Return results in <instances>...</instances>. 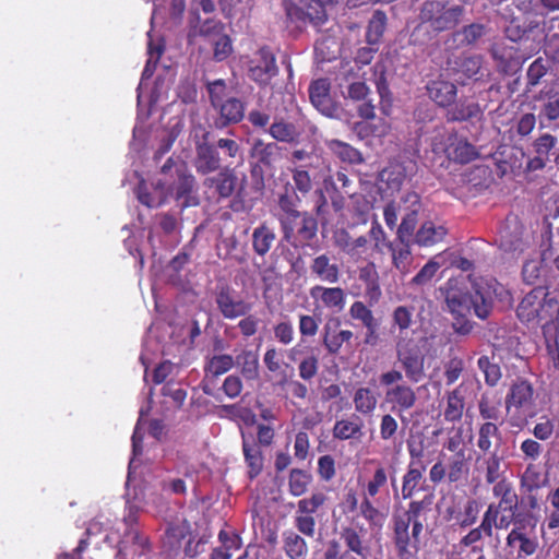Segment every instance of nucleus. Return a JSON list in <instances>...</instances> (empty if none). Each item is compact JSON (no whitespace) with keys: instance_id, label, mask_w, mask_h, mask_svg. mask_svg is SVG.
Instances as JSON below:
<instances>
[{"instance_id":"nucleus-25","label":"nucleus","mask_w":559,"mask_h":559,"mask_svg":"<svg viewBox=\"0 0 559 559\" xmlns=\"http://www.w3.org/2000/svg\"><path fill=\"white\" fill-rule=\"evenodd\" d=\"M310 294L313 298H320L326 307H334L338 310L344 308L345 294L344 290L340 287L326 288L322 286H316L311 289Z\"/></svg>"},{"instance_id":"nucleus-32","label":"nucleus","mask_w":559,"mask_h":559,"mask_svg":"<svg viewBox=\"0 0 559 559\" xmlns=\"http://www.w3.org/2000/svg\"><path fill=\"white\" fill-rule=\"evenodd\" d=\"M377 396L369 388H359L354 395L355 408L358 413L370 414L377 406Z\"/></svg>"},{"instance_id":"nucleus-48","label":"nucleus","mask_w":559,"mask_h":559,"mask_svg":"<svg viewBox=\"0 0 559 559\" xmlns=\"http://www.w3.org/2000/svg\"><path fill=\"white\" fill-rule=\"evenodd\" d=\"M305 2L307 3V23H310L314 26L323 24L326 20L325 7L316 0H305Z\"/></svg>"},{"instance_id":"nucleus-12","label":"nucleus","mask_w":559,"mask_h":559,"mask_svg":"<svg viewBox=\"0 0 559 559\" xmlns=\"http://www.w3.org/2000/svg\"><path fill=\"white\" fill-rule=\"evenodd\" d=\"M218 310L225 319L243 317L251 310V305L243 300H235L228 287H222L215 297Z\"/></svg>"},{"instance_id":"nucleus-10","label":"nucleus","mask_w":559,"mask_h":559,"mask_svg":"<svg viewBox=\"0 0 559 559\" xmlns=\"http://www.w3.org/2000/svg\"><path fill=\"white\" fill-rule=\"evenodd\" d=\"M250 155L257 160V165L252 168V175L255 176L261 166L272 170L276 163L282 159V147L276 142H264L260 139L252 144Z\"/></svg>"},{"instance_id":"nucleus-46","label":"nucleus","mask_w":559,"mask_h":559,"mask_svg":"<svg viewBox=\"0 0 559 559\" xmlns=\"http://www.w3.org/2000/svg\"><path fill=\"white\" fill-rule=\"evenodd\" d=\"M421 477V469L415 467L412 463L403 478L402 496L404 499L411 498L413 496L414 489L417 487Z\"/></svg>"},{"instance_id":"nucleus-7","label":"nucleus","mask_w":559,"mask_h":559,"mask_svg":"<svg viewBox=\"0 0 559 559\" xmlns=\"http://www.w3.org/2000/svg\"><path fill=\"white\" fill-rule=\"evenodd\" d=\"M499 246L507 252H522L527 246L524 226L516 215L510 214L506 217L499 233Z\"/></svg>"},{"instance_id":"nucleus-8","label":"nucleus","mask_w":559,"mask_h":559,"mask_svg":"<svg viewBox=\"0 0 559 559\" xmlns=\"http://www.w3.org/2000/svg\"><path fill=\"white\" fill-rule=\"evenodd\" d=\"M209 132L195 142L194 167L201 175L214 173L221 168V157L214 143L209 142Z\"/></svg>"},{"instance_id":"nucleus-21","label":"nucleus","mask_w":559,"mask_h":559,"mask_svg":"<svg viewBox=\"0 0 559 559\" xmlns=\"http://www.w3.org/2000/svg\"><path fill=\"white\" fill-rule=\"evenodd\" d=\"M242 451L245 460L249 466V477L253 479L263 468V455L259 444L254 441H249L242 435Z\"/></svg>"},{"instance_id":"nucleus-2","label":"nucleus","mask_w":559,"mask_h":559,"mask_svg":"<svg viewBox=\"0 0 559 559\" xmlns=\"http://www.w3.org/2000/svg\"><path fill=\"white\" fill-rule=\"evenodd\" d=\"M559 311V300L546 287L538 285L527 293L518 306L516 314L523 322H537L544 325L555 323Z\"/></svg>"},{"instance_id":"nucleus-14","label":"nucleus","mask_w":559,"mask_h":559,"mask_svg":"<svg viewBox=\"0 0 559 559\" xmlns=\"http://www.w3.org/2000/svg\"><path fill=\"white\" fill-rule=\"evenodd\" d=\"M269 134L277 142L298 144L304 133L302 128L284 118H275L270 124Z\"/></svg>"},{"instance_id":"nucleus-1","label":"nucleus","mask_w":559,"mask_h":559,"mask_svg":"<svg viewBox=\"0 0 559 559\" xmlns=\"http://www.w3.org/2000/svg\"><path fill=\"white\" fill-rule=\"evenodd\" d=\"M440 292L444 298V309L452 317L451 326L459 335H468L474 330L472 313L480 320H487L492 313L495 290L486 282H472V290L465 292L456 281L450 280Z\"/></svg>"},{"instance_id":"nucleus-4","label":"nucleus","mask_w":559,"mask_h":559,"mask_svg":"<svg viewBox=\"0 0 559 559\" xmlns=\"http://www.w3.org/2000/svg\"><path fill=\"white\" fill-rule=\"evenodd\" d=\"M464 13L465 8L460 4L447 7L440 1H426L421 5L419 20L435 32H444L461 23Z\"/></svg>"},{"instance_id":"nucleus-56","label":"nucleus","mask_w":559,"mask_h":559,"mask_svg":"<svg viewBox=\"0 0 559 559\" xmlns=\"http://www.w3.org/2000/svg\"><path fill=\"white\" fill-rule=\"evenodd\" d=\"M439 267L440 264L437 261L429 260L428 263H426L417 273V275L413 277L412 284L416 286L426 285L435 276Z\"/></svg>"},{"instance_id":"nucleus-36","label":"nucleus","mask_w":559,"mask_h":559,"mask_svg":"<svg viewBox=\"0 0 559 559\" xmlns=\"http://www.w3.org/2000/svg\"><path fill=\"white\" fill-rule=\"evenodd\" d=\"M544 273V261L542 259L528 260L522 267L523 281L528 285L538 286Z\"/></svg>"},{"instance_id":"nucleus-19","label":"nucleus","mask_w":559,"mask_h":559,"mask_svg":"<svg viewBox=\"0 0 559 559\" xmlns=\"http://www.w3.org/2000/svg\"><path fill=\"white\" fill-rule=\"evenodd\" d=\"M364 423L360 417L353 415L352 419H342L335 423L333 428V437L340 440L360 439Z\"/></svg>"},{"instance_id":"nucleus-13","label":"nucleus","mask_w":559,"mask_h":559,"mask_svg":"<svg viewBox=\"0 0 559 559\" xmlns=\"http://www.w3.org/2000/svg\"><path fill=\"white\" fill-rule=\"evenodd\" d=\"M397 360L405 371L406 378L414 383H418L425 377V357L418 349H407L397 352Z\"/></svg>"},{"instance_id":"nucleus-42","label":"nucleus","mask_w":559,"mask_h":559,"mask_svg":"<svg viewBox=\"0 0 559 559\" xmlns=\"http://www.w3.org/2000/svg\"><path fill=\"white\" fill-rule=\"evenodd\" d=\"M138 200L147 207H158L166 199V195L160 192L159 195H153L148 192L145 181L142 179L135 188Z\"/></svg>"},{"instance_id":"nucleus-52","label":"nucleus","mask_w":559,"mask_h":559,"mask_svg":"<svg viewBox=\"0 0 559 559\" xmlns=\"http://www.w3.org/2000/svg\"><path fill=\"white\" fill-rule=\"evenodd\" d=\"M360 513L370 525L381 526L385 515L378 510L368 498H365L360 503Z\"/></svg>"},{"instance_id":"nucleus-16","label":"nucleus","mask_w":559,"mask_h":559,"mask_svg":"<svg viewBox=\"0 0 559 559\" xmlns=\"http://www.w3.org/2000/svg\"><path fill=\"white\" fill-rule=\"evenodd\" d=\"M534 390L526 380L515 381L506 399L507 408L514 406L516 408L530 406L533 402Z\"/></svg>"},{"instance_id":"nucleus-58","label":"nucleus","mask_w":559,"mask_h":559,"mask_svg":"<svg viewBox=\"0 0 559 559\" xmlns=\"http://www.w3.org/2000/svg\"><path fill=\"white\" fill-rule=\"evenodd\" d=\"M224 32V24L221 21L207 19L202 22L197 31L200 36L206 37L210 40L217 37Z\"/></svg>"},{"instance_id":"nucleus-64","label":"nucleus","mask_w":559,"mask_h":559,"mask_svg":"<svg viewBox=\"0 0 559 559\" xmlns=\"http://www.w3.org/2000/svg\"><path fill=\"white\" fill-rule=\"evenodd\" d=\"M385 246L392 251L393 264L395 267L404 272L406 270V261L411 255L408 247L403 245L402 248L396 249L391 242L385 243Z\"/></svg>"},{"instance_id":"nucleus-28","label":"nucleus","mask_w":559,"mask_h":559,"mask_svg":"<svg viewBox=\"0 0 559 559\" xmlns=\"http://www.w3.org/2000/svg\"><path fill=\"white\" fill-rule=\"evenodd\" d=\"M311 271L325 282L336 283L338 281V267L336 264L330 263V258L326 254H321L313 260Z\"/></svg>"},{"instance_id":"nucleus-17","label":"nucleus","mask_w":559,"mask_h":559,"mask_svg":"<svg viewBox=\"0 0 559 559\" xmlns=\"http://www.w3.org/2000/svg\"><path fill=\"white\" fill-rule=\"evenodd\" d=\"M276 240L275 230L265 223L253 229L252 248L260 257H264L275 245Z\"/></svg>"},{"instance_id":"nucleus-38","label":"nucleus","mask_w":559,"mask_h":559,"mask_svg":"<svg viewBox=\"0 0 559 559\" xmlns=\"http://www.w3.org/2000/svg\"><path fill=\"white\" fill-rule=\"evenodd\" d=\"M548 71L549 66L542 57H538L536 60H534L526 72L527 92L531 91L532 87L538 85L540 80L548 73Z\"/></svg>"},{"instance_id":"nucleus-37","label":"nucleus","mask_w":559,"mask_h":559,"mask_svg":"<svg viewBox=\"0 0 559 559\" xmlns=\"http://www.w3.org/2000/svg\"><path fill=\"white\" fill-rule=\"evenodd\" d=\"M492 439L500 440V431L495 423L487 421L479 427L478 448L484 452H488L492 447Z\"/></svg>"},{"instance_id":"nucleus-63","label":"nucleus","mask_w":559,"mask_h":559,"mask_svg":"<svg viewBox=\"0 0 559 559\" xmlns=\"http://www.w3.org/2000/svg\"><path fill=\"white\" fill-rule=\"evenodd\" d=\"M444 369V377L447 379V383L452 384L460 378L464 369V362L461 358L453 357L445 364Z\"/></svg>"},{"instance_id":"nucleus-22","label":"nucleus","mask_w":559,"mask_h":559,"mask_svg":"<svg viewBox=\"0 0 559 559\" xmlns=\"http://www.w3.org/2000/svg\"><path fill=\"white\" fill-rule=\"evenodd\" d=\"M297 237L305 242H309L317 237L318 218L310 212H300L294 223Z\"/></svg>"},{"instance_id":"nucleus-49","label":"nucleus","mask_w":559,"mask_h":559,"mask_svg":"<svg viewBox=\"0 0 559 559\" xmlns=\"http://www.w3.org/2000/svg\"><path fill=\"white\" fill-rule=\"evenodd\" d=\"M478 367L485 373V380L488 385H496L501 378L500 367L489 360L488 357L481 356L478 359Z\"/></svg>"},{"instance_id":"nucleus-50","label":"nucleus","mask_w":559,"mask_h":559,"mask_svg":"<svg viewBox=\"0 0 559 559\" xmlns=\"http://www.w3.org/2000/svg\"><path fill=\"white\" fill-rule=\"evenodd\" d=\"M234 366V359L230 355H217L213 356L207 365V370L214 376L217 377L229 371Z\"/></svg>"},{"instance_id":"nucleus-15","label":"nucleus","mask_w":559,"mask_h":559,"mask_svg":"<svg viewBox=\"0 0 559 559\" xmlns=\"http://www.w3.org/2000/svg\"><path fill=\"white\" fill-rule=\"evenodd\" d=\"M426 88L430 99L442 107L450 106L456 97V86L443 79L430 81Z\"/></svg>"},{"instance_id":"nucleus-61","label":"nucleus","mask_w":559,"mask_h":559,"mask_svg":"<svg viewBox=\"0 0 559 559\" xmlns=\"http://www.w3.org/2000/svg\"><path fill=\"white\" fill-rule=\"evenodd\" d=\"M393 542L400 559H411L412 554L408 550L411 544V536L407 532L393 533Z\"/></svg>"},{"instance_id":"nucleus-60","label":"nucleus","mask_w":559,"mask_h":559,"mask_svg":"<svg viewBox=\"0 0 559 559\" xmlns=\"http://www.w3.org/2000/svg\"><path fill=\"white\" fill-rule=\"evenodd\" d=\"M353 333L348 330L336 331L335 337L323 340V345L330 354H337L344 343H348Z\"/></svg>"},{"instance_id":"nucleus-53","label":"nucleus","mask_w":559,"mask_h":559,"mask_svg":"<svg viewBox=\"0 0 559 559\" xmlns=\"http://www.w3.org/2000/svg\"><path fill=\"white\" fill-rule=\"evenodd\" d=\"M326 497L322 492L313 493L310 498L301 499L298 501V513L309 514L316 513L317 510L323 506Z\"/></svg>"},{"instance_id":"nucleus-30","label":"nucleus","mask_w":559,"mask_h":559,"mask_svg":"<svg viewBox=\"0 0 559 559\" xmlns=\"http://www.w3.org/2000/svg\"><path fill=\"white\" fill-rule=\"evenodd\" d=\"M385 25H386L385 13L380 10L376 11L372 14V16L368 23V27H367L366 39L369 45L374 46L380 41V39L385 31Z\"/></svg>"},{"instance_id":"nucleus-40","label":"nucleus","mask_w":559,"mask_h":559,"mask_svg":"<svg viewBox=\"0 0 559 559\" xmlns=\"http://www.w3.org/2000/svg\"><path fill=\"white\" fill-rule=\"evenodd\" d=\"M416 225L417 210H412L403 217L402 223L397 228V239L402 245L409 247L411 237L413 236Z\"/></svg>"},{"instance_id":"nucleus-34","label":"nucleus","mask_w":559,"mask_h":559,"mask_svg":"<svg viewBox=\"0 0 559 559\" xmlns=\"http://www.w3.org/2000/svg\"><path fill=\"white\" fill-rule=\"evenodd\" d=\"M237 176L228 168L216 175V191L221 198H229L237 185Z\"/></svg>"},{"instance_id":"nucleus-47","label":"nucleus","mask_w":559,"mask_h":559,"mask_svg":"<svg viewBox=\"0 0 559 559\" xmlns=\"http://www.w3.org/2000/svg\"><path fill=\"white\" fill-rule=\"evenodd\" d=\"M453 159L460 164H467L474 160L478 153L474 145L467 141H459L452 152Z\"/></svg>"},{"instance_id":"nucleus-57","label":"nucleus","mask_w":559,"mask_h":559,"mask_svg":"<svg viewBox=\"0 0 559 559\" xmlns=\"http://www.w3.org/2000/svg\"><path fill=\"white\" fill-rule=\"evenodd\" d=\"M459 66L457 72L462 73L466 79L474 78L480 70L479 57H464L456 61Z\"/></svg>"},{"instance_id":"nucleus-11","label":"nucleus","mask_w":559,"mask_h":559,"mask_svg":"<svg viewBox=\"0 0 559 559\" xmlns=\"http://www.w3.org/2000/svg\"><path fill=\"white\" fill-rule=\"evenodd\" d=\"M214 109L217 117L213 121L216 129H225L229 126L239 123L245 117V103L237 97H228Z\"/></svg>"},{"instance_id":"nucleus-9","label":"nucleus","mask_w":559,"mask_h":559,"mask_svg":"<svg viewBox=\"0 0 559 559\" xmlns=\"http://www.w3.org/2000/svg\"><path fill=\"white\" fill-rule=\"evenodd\" d=\"M487 34V25L481 23H471L452 32L444 44L448 49H459L463 47L475 48Z\"/></svg>"},{"instance_id":"nucleus-26","label":"nucleus","mask_w":559,"mask_h":559,"mask_svg":"<svg viewBox=\"0 0 559 559\" xmlns=\"http://www.w3.org/2000/svg\"><path fill=\"white\" fill-rule=\"evenodd\" d=\"M465 407V397L461 388L454 389L447 395V407L443 416L447 421L455 423L461 420Z\"/></svg>"},{"instance_id":"nucleus-23","label":"nucleus","mask_w":559,"mask_h":559,"mask_svg":"<svg viewBox=\"0 0 559 559\" xmlns=\"http://www.w3.org/2000/svg\"><path fill=\"white\" fill-rule=\"evenodd\" d=\"M538 26L539 23L534 20L521 23L520 20L512 19L504 27L503 32L509 40L519 43L521 40L528 39L530 35L533 34Z\"/></svg>"},{"instance_id":"nucleus-41","label":"nucleus","mask_w":559,"mask_h":559,"mask_svg":"<svg viewBox=\"0 0 559 559\" xmlns=\"http://www.w3.org/2000/svg\"><path fill=\"white\" fill-rule=\"evenodd\" d=\"M204 84L209 93L210 104L213 108L225 102V97L227 96V85L224 80H204Z\"/></svg>"},{"instance_id":"nucleus-35","label":"nucleus","mask_w":559,"mask_h":559,"mask_svg":"<svg viewBox=\"0 0 559 559\" xmlns=\"http://www.w3.org/2000/svg\"><path fill=\"white\" fill-rule=\"evenodd\" d=\"M468 460L469 456H466L464 452L455 453L450 457L448 477L451 483L460 480L462 476L467 473Z\"/></svg>"},{"instance_id":"nucleus-5","label":"nucleus","mask_w":559,"mask_h":559,"mask_svg":"<svg viewBox=\"0 0 559 559\" xmlns=\"http://www.w3.org/2000/svg\"><path fill=\"white\" fill-rule=\"evenodd\" d=\"M380 383L386 386L385 401L397 407L399 411H407L415 406L417 394L415 390L406 383H400L403 380L401 371L391 369L380 374Z\"/></svg>"},{"instance_id":"nucleus-6","label":"nucleus","mask_w":559,"mask_h":559,"mask_svg":"<svg viewBox=\"0 0 559 559\" xmlns=\"http://www.w3.org/2000/svg\"><path fill=\"white\" fill-rule=\"evenodd\" d=\"M330 82L326 79H318L309 86V98L311 104L324 116L333 119L348 118L345 111L330 94Z\"/></svg>"},{"instance_id":"nucleus-39","label":"nucleus","mask_w":559,"mask_h":559,"mask_svg":"<svg viewBox=\"0 0 559 559\" xmlns=\"http://www.w3.org/2000/svg\"><path fill=\"white\" fill-rule=\"evenodd\" d=\"M311 480V476L299 468H294L289 474V492L293 496L299 497L307 491L308 485Z\"/></svg>"},{"instance_id":"nucleus-59","label":"nucleus","mask_w":559,"mask_h":559,"mask_svg":"<svg viewBox=\"0 0 559 559\" xmlns=\"http://www.w3.org/2000/svg\"><path fill=\"white\" fill-rule=\"evenodd\" d=\"M349 314L353 319L361 321L364 326L377 321L372 314V311L368 309L361 301H355L352 305Z\"/></svg>"},{"instance_id":"nucleus-45","label":"nucleus","mask_w":559,"mask_h":559,"mask_svg":"<svg viewBox=\"0 0 559 559\" xmlns=\"http://www.w3.org/2000/svg\"><path fill=\"white\" fill-rule=\"evenodd\" d=\"M295 189L302 195L309 193L312 189V178L305 166H298L292 169Z\"/></svg>"},{"instance_id":"nucleus-54","label":"nucleus","mask_w":559,"mask_h":559,"mask_svg":"<svg viewBox=\"0 0 559 559\" xmlns=\"http://www.w3.org/2000/svg\"><path fill=\"white\" fill-rule=\"evenodd\" d=\"M214 45V58L217 61L225 60L233 51L231 40L224 32L211 40Z\"/></svg>"},{"instance_id":"nucleus-27","label":"nucleus","mask_w":559,"mask_h":559,"mask_svg":"<svg viewBox=\"0 0 559 559\" xmlns=\"http://www.w3.org/2000/svg\"><path fill=\"white\" fill-rule=\"evenodd\" d=\"M445 234L444 227H437L431 222H425L416 233L414 241L419 246H431L442 240Z\"/></svg>"},{"instance_id":"nucleus-20","label":"nucleus","mask_w":559,"mask_h":559,"mask_svg":"<svg viewBox=\"0 0 559 559\" xmlns=\"http://www.w3.org/2000/svg\"><path fill=\"white\" fill-rule=\"evenodd\" d=\"M260 59L258 63L250 69L255 81L266 82L271 76L277 73L275 58L271 51L265 48L259 50Z\"/></svg>"},{"instance_id":"nucleus-51","label":"nucleus","mask_w":559,"mask_h":559,"mask_svg":"<svg viewBox=\"0 0 559 559\" xmlns=\"http://www.w3.org/2000/svg\"><path fill=\"white\" fill-rule=\"evenodd\" d=\"M187 536V527L183 525L170 524L166 530L164 543L170 549H178L181 546V540Z\"/></svg>"},{"instance_id":"nucleus-43","label":"nucleus","mask_w":559,"mask_h":559,"mask_svg":"<svg viewBox=\"0 0 559 559\" xmlns=\"http://www.w3.org/2000/svg\"><path fill=\"white\" fill-rule=\"evenodd\" d=\"M287 556L292 559L301 557L307 550V544L298 534L289 533L284 542Z\"/></svg>"},{"instance_id":"nucleus-33","label":"nucleus","mask_w":559,"mask_h":559,"mask_svg":"<svg viewBox=\"0 0 559 559\" xmlns=\"http://www.w3.org/2000/svg\"><path fill=\"white\" fill-rule=\"evenodd\" d=\"M284 8L286 16L290 22L296 23L298 27H301L307 24V3L305 2V0L284 1Z\"/></svg>"},{"instance_id":"nucleus-29","label":"nucleus","mask_w":559,"mask_h":559,"mask_svg":"<svg viewBox=\"0 0 559 559\" xmlns=\"http://www.w3.org/2000/svg\"><path fill=\"white\" fill-rule=\"evenodd\" d=\"M330 150L343 162L349 164H361L365 162L362 154L352 145L340 141L332 140L329 142Z\"/></svg>"},{"instance_id":"nucleus-24","label":"nucleus","mask_w":559,"mask_h":559,"mask_svg":"<svg viewBox=\"0 0 559 559\" xmlns=\"http://www.w3.org/2000/svg\"><path fill=\"white\" fill-rule=\"evenodd\" d=\"M483 110L477 103H460L451 107L447 112L448 121L480 120Z\"/></svg>"},{"instance_id":"nucleus-18","label":"nucleus","mask_w":559,"mask_h":559,"mask_svg":"<svg viewBox=\"0 0 559 559\" xmlns=\"http://www.w3.org/2000/svg\"><path fill=\"white\" fill-rule=\"evenodd\" d=\"M278 205L284 212V215L280 217L284 239L289 241L294 235V223L296 222V217L300 211L296 209L292 198L286 194L280 197Z\"/></svg>"},{"instance_id":"nucleus-44","label":"nucleus","mask_w":559,"mask_h":559,"mask_svg":"<svg viewBox=\"0 0 559 559\" xmlns=\"http://www.w3.org/2000/svg\"><path fill=\"white\" fill-rule=\"evenodd\" d=\"M543 486L540 473L532 465L527 466L521 477V488L524 492H536Z\"/></svg>"},{"instance_id":"nucleus-55","label":"nucleus","mask_w":559,"mask_h":559,"mask_svg":"<svg viewBox=\"0 0 559 559\" xmlns=\"http://www.w3.org/2000/svg\"><path fill=\"white\" fill-rule=\"evenodd\" d=\"M214 145L216 150H222L230 160L242 159L240 145L234 139L222 138Z\"/></svg>"},{"instance_id":"nucleus-3","label":"nucleus","mask_w":559,"mask_h":559,"mask_svg":"<svg viewBox=\"0 0 559 559\" xmlns=\"http://www.w3.org/2000/svg\"><path fill=\"white\" fill-rule=\"evenodd\" d=\"M173 170L176 179L169 188L174 191L175 199L180 202V207L198 206L200 199L195 190V178L189 171L186 163L176 162L173 157H169L162 166L160 173L171 175Z\"/></svg>"},{"instance_id":"nucleus-31","label":"nucleus","mask_w":559,"mask_h":559,"mask_svg":"<svg viewBox=\"0 0 559 559\" xmlns=\"http://www.w3.org/2000/svg\"><path fill=\"white\" fill-rule=\"evenodd\" d=\"M535 99H546V103L542 107V115H544L549 121H554L559 118V92L554 90H549L547 92L542 91L537 96H535Z\"/></svg>"},{"instance_id":"nucleus-62","label":"nucleus","mask_w":559,"mask_h":559,"mask_svg":"<svg viewBox=\"0 0 559 559\" xmlns=\"http://www.w3.org/2000/svg\"><path fill=\"white\" fill-rule=\"evenodd\" d=\"M501 456L492 452L485 461L486 464V480L489 484L496 483L500 477Z\"/></svg>"}]
</instances>
